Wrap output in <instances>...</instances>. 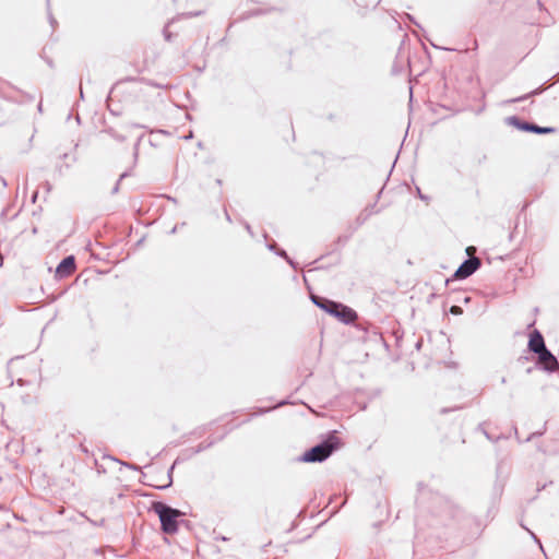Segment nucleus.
Listing matches in <instances>:
<instances>
[{"label": "nucleus", "instance_id": "obj_40", "mask_svg": "<svg viewBox=\"0 0 559 559\" xmlns=\"http://www.w3.org/2000/svg\"><path fill=\"white\" fill-rule=\"evenodd\" d=\"M67 157H68V154H67V153H64V154L62 155V158H63V159H67Z\"/></svg>", "mask_w": 559, "mask_h": 559}, {"label": "nucleus", "instance_id": "obj_32", "mask_svg": "<svg viewBox=\"0 0 559 559\" xmlns=\"http://www.w3.org/2000/svg\"><path fill=\"white\" fill-rule=\"evenodd\" d=\"M37 195H38V192L36 191V192L33 194V197H32V201H33V202H35V201H36Z\"/></svg>", "mask_w": 559, "mask_h": 559}, {"label": "nucleus", "instance_id": "obj_18", "mask_svg": "<svg viewBox=\"0 0 559 559\" xmlns=\"http://www.w3.org/2000/svg\"><path fill=\"white\" fill-rule=\"evenodd\" d=\"M202 13H203L202 11L187 12V13H183L182 16L188 19V17H193V16H199Z\"/></svg>", "mask_w": 559, "mask_h": 559}, {"label": "nucleus", "instance_id": "obj_16", "mask_svg": "<svg viewBox=\"0 0 559 559\" xmlns=\"http://www.w3.org/2000/svg\"><path fill=\"white\" fill-rule=\"evenodd\" d=\"M128 176H129L128 171H124L123 174L120 175L118 181L116 182L115 187L111 190V193H117L119 191L120 181Z\"/></svg>", "mask_w": 559, "mask_h": 559}, {"label": "nucleus", "instance_id": "obj_25", "mask_svg": "<svg viewBox=\"0 0 559 559\" xmlns=\"http://www.w3.org/2000/svg\"><path fill=\"white\" fill-rule=\"evenodd\" d=\"M416 189H417V195L419 199L425 200V201L428 200V197L423 194L418 187Z\"/></svg>", "mask_w": 559, "mask_h": 559}, {"label": "nucleus", "instance_id": "obj_10", "mask_svg": "<svg viewBox=\"0 0 559 559\" xmlns=\"http://www.w3.org/2000/svg\"><path fill=\"white\" fill-rule=\"evenodd\" d=\"M377 207V201L373 203V204H368L359 214L358 216L356 217V226H354L352 228V231H350V235L357 229L359 228L360 226H362L371 215L376 214V213H379L380 210L376 209Z\"/></svg>", "mask_w": 559, "mask_h": 559}, {"label": "nucleus", "instance_id": "obj_8", "mask_svg": "<svg viewBox=\"0 0 559 559\" xmlns=\"http://www.w3.org/2000/svg\"><path fill=\"white\" fill-rule=\"evenodd\" d=\"M527 348L531 353L537 355L543 350H546L547 346L545 344V340L540 331L537 329L533 330L530 333Z\"/></svg>", "mask_w": 559, "mask_h": 559}, {"label": "nucleus", "instance_id": "obj_30", "mask_svg": "<svg viewBox=\"0 0 559 559\" xmlns=\"http://www.w3.org/2000/svg\"><path fill=\"white\" fill-rule=\"evenodd\" d=\"M474 251H475V248H474V247H472V246H469V247H467V248H466V253H467V254H471V253H472V252H474Z\"/></svg>", "mask_w": 559, "mask_h": 559}, {"label": "nucleus", "instance_id": "obj_3", "mask_svg": "<svg viewBox=\"0 0 559 559\" xmlns=\"http://www.w3.org/2000/svg\"><path fill=\"white\" fill-rule=\"evenodd\" d=\"M152 510L159 518L160 530L163 533L173 535L178 532V519L183 515L180 510L175 509L163 501H154L152 503Z\"/></svg>", "mask_w": 559, "mask_h": 559}, {"label": "nucleus", "instance_id": "obj_26", "mask_svg": "<svg viewBox=\"0 0 559 559\" xmlns=\"http://www.w3.org/2000/svg\"><path fill=\"white\" fill-rule=\"evenodd\" d=\"M164 36H165V39L166 40H170L171 39V34L167 31V28H164Z\"/></svg>", "mask_w": 559, "mask_h": 559}, {"label": "nucleus", "instance_id": "obj_45", "mask_svg": "<svg viewBox=\"0 0 559 559\" xmlns=\"http://www.w3.org/2000/svg\"><path fill=\"white\" fill-rule=\"evenodd\" d=\"M145 484L148 485L150 483H145ZM155 484H159V479H156Z\"/></svg>", "mask_w": 559, "mask_h": 559}, {"label": "nucleus", "instance_id": "obj_20", "mask_svg": "<svg viewBox=\"0 0 559 559\" xmlns=\"http://www.w3.org/2000/svg\"><path fill=\"white\" fill-rule=\"evenodd\" d=\"M275 254L284 258L285 260L288 258L287 252L284 249H280V248L275 251Z\"/></svg>", "mask_w": 559, "mask_h": 559}, {"label": "nucleus", "instance_id": "obj_33", "mask_svg": "<svg viewBox=\"0 0 559 559\" xmlns=\"http://www.w3.org/2000/svg\"><path fill=\"white\" fill-rule=\"evenodd\" d=\"M17 384H19V385H24V380H23V379H19V380H17Z\"/></svg>", "mask_w": 559, "mask_h": 559}, {"label": "nucleus", "instance_id": "obj_42", "mask_svg": "<svg viewBox=\"0 0 559 559\" xmlns=\"http://www.w3.org/2000/svg\"><path fill=\"white\" fill-rule=\"evenodd\" d=\"M80 94H81V97H83V91H82V87H80Z\"/></svg>", "mask_w": 559, "mask_h": 559}, {"label": "nucleus", "instance_id": "obj_13", "mask_svg": "<svg viewBox=\"0 0 559 559\" xmlns=\"http://www.w3.org/2000/svg\"><path fill=\"white\" fill-rule=\"evenodd\" d=\"M177 461L178 460H176L174 462V464L167 471L166 483H164V484H148V486H152V487H154L156 489H159V490H165V489L169 488L173 485V473H174L175 466L177 464Z\"/></svg>", "mask_w": 559, "mask_h": 559}, {"label": "nucleus", "instance_id": "obj_17", "mask_svg": "<svg viewBox=\"0 0 559 559\" xmlns=\"http://www.w3.org/2000/svg\"><path fill=\"white\" fill-rule=\"evenodd\" d=\"M450 312L454 316H457V314H461L462 313V308L460 306H452L450 308Z\"/></svg>", "mask_w": 559, "mask_h": 559}, {"label": "nucleus", "instance_id": "obj_14", "mask_svg": "<svg viewBox=\"0 0 559 559\" xmlns=\"http://www.w3.org/2000/svg\"><path fill=\"white\" fill-rule=\"evenodd\" d=\"M216 441L217 440L213 439L210 441L200 442L195 448L192 449V453L193 454L201 453V452L210 449L212 445H214L216 443Z\"/></svg>", "mask_w": 559, "mask_h": 559}, {"label": "nucleus", "instance_id": "obj_24", "mask_svg": "<svg viewBox=\"0 0 559 559\" xmlns=\"http://www.w3.org/2000/svg\"><path fill=\"white\" fill-rule=\"evenodd\" d=\"M245 228H246V230L249 233V235L251 237H254L253 230H252L251 226L248 223H245Z\"/></svg>", "mask_w": 559, "mask_h": 559}, {"label": "nucleus", "instance_id": "obj_6", "mask_svg": "<svg viewBox=\"0 0 559 559\" xmlns=\"http://www.w3.org/2000/svg\"><path fill=\"white\" fill-rule=\"evenodd\" d=\"M536 367L546 372H555L559 370V361L556 356L548 349L537 354Z\"/></svg>", "mask_w": 559, "mask_h": 559}, {"label": "nucleus", "instance_id": "obj_37", "mask_svg": "<svg viewBox=\"0 0 559 559\" xmlns=\"http://www.w3.org/2000/svg\"><path fill=\"white\" fill-rule=\"evenodd\" d=\"M501 383L502 384L507 383V379L504 377L501 378Z\"/></svg>", "mask_w": 559, "mask_h": 559}, {"label": "nucleus", "instance_id": "obj_5", "mask_svg": "<svg viewBox=\"0 0 559 559\" xmlns=\"http://www.w3.org/2000/svg\"><path fill=\"white\" fill-rule=\"evenodd\" d=\"M481 266V260L478 257L465 259L453 274L454 280H465L473 275Z\"/></svg>", "mask_w": 559, "mask_h": 559}, {"label": "nucleus", "instance_id": "obj_28", "mask_svg": "<svg viewBox=\"0 0 559 559\" xmlns=\"http://www.w3.org/2000/svg\"><path fill=\"white\" fill-rule=\"evenodd\" d=\"M459 408H460V407H454V408H442V409H441V414H447V413H449V412H451V411L459 409Z\"/></svg>", "mask_w": 559, "mask_h": 559}, {"label": "nucleus", "instance_id": "obj_36", "mask_svg": "<svg viewBox=\"0 0 559 559\" xmlns=\"http://www.w3.org/2000/svg\"><path fill=\"white\" fill-rule=\"evenodd\" d=\"M177 231V226H175L171 230H170V234H175Z\"/></svg>", "mask_w": 559, "mask_h": 559}, {"label": "nucleus", "instance_id": "obj_2", "mask_svg": "<svg viewBox=\"0 0 559 559\" xmlns=\"http://www.w3.org/2000/svg\"><path fill=\"white\" fill-rule=\"evenodd\" d=\"M310 299L318 308L336 318L344 324H352L358 318L357 312L353 308L342 302L314 294L310 296Z\"/></svg>", "mask_w": 559, "mask_h": 559}, {"label": "nucleus", "instance_id": "obj_9", "mask_svg": "<svg viewBox=\"0 0 559 559\" xmlns=\"http://www.w3.org/2000/svg\"><path fill=\"white\" fill-rule=\"evenodd\" d=\"M440 510L436 512V514L440 518L444 519H455L460 514V509L454 506L451 501L445 498H438Z\"/></svg>", "mask_w": 559, "mask_h": 559}, {"label": "nucleus", "instance_id": "obj_12", "mask_svg": "<svg viewBox=\"0 0 559 559\" xmlns=\"http://www.w3.org/2000/svg\"><path fill=\"white\" fill-rule=\"evenodd\" d=\"M549 86H546V84H543L540 86H538L537 88L531 91L530 93L527 94H524L522 96H519V97H515V98H512V99H509L507 100V103H521V102H524L533 96H537V95H540L543 94Z\"/></svg>", "mask_w": 559, "mask_h": 559}, {"label": "nucleus", "instance_id": "obj_19", "mask_svg": "<svg viewBox=\"0 0 559 559\" xmlns=\"http://www.w3.org/2000/svg\"><path fill=\"white\" fill-rule=\"evenodd\" d=\"M545 430L543 431H535V432H532L526 439L525 441H531L532 439H534L535 437H540L543 433H544Z\"/></svg>", "mask_w": 559, "mask_h": 559}, {"label": "nucleus", "instance_id": "obj_4", "mask_svg": "<svg viewBox=\"0 0 559 559\" xmlns=\"http://www.w3.org/2000/svg\"><path fill=\"white\" fill-rule=\"evenodd\" d=\"M506 122L507 124L512 126L518 130L524 132H531L536 134H549L556 132V129L552 127H540L534 122L522 120L516 116L507 117Z\"/></svg>", "mask_w": 559, "mask_h": 559}, {"label": "nucleus", "instance_id": "obj_31", "mask_svg": "<svg viewBox=\"0 0 559 559\" xmlns=\"http://www.w3.org/2000/svg\"><path fill=\"white\" fill-rule=\"evenodd\" d=\"M225 217H226L227 222L231 223V217L226 210H225Z\"/></svg>", "mask_w": 559, "mask_h": 559}, {"label": "nucleus", "instance_id": "obj_15", "mask_svg": "<svg viewBox=\"0 0 559 559\" xmlns=\"http://www.w3.org/2000/svg\"><path fill=\"white\" fill-rule=\"evenodd\" d=\"M288 403H289V402H288L287 400H283V401L278 402V403H277V405H276V406H274V407L261 408V409L259 411V413H258V414H264V413H267V412H270V411H272V409H274V408H277V407L284 406V405H286V404H288Z\"/></svg>", "mask_w": 559, "mask_h": 559}, {"label": "nucleus", "instance_id": "obj_27", "mask_svg": "<svg viewBox=\"0 0 559 559\" xmlns=\"http://www.w3.org/2000/svg\"><path fill=\"white\" fill-rule=\"evenodd\" d=\"M349 237H350V235L344 236V237H338L337 241L342 242V243H345L348 240Z\"/></svg>", "mask_w": 559, "mask_h": 559}, {"label": "nucleus", "instance_id": "obj_1", "mask_svg": "<svg viewBox=\"0 0 559 559\" xmlns=\"http://www.w3.org/2000/svg\"><path fill=\"white\" fill-rule=\"evenodd\" d=\"M341 444L342 442L336 436V430L329 431L318 444L305 451L299 461L306 463L324 462L341 448Z\"/></svg>", "mask_w": 559, "mask_h": 559}, {"label": "nucleus", "instance_id": "obj_23", "mask_svg": "<svg viewBox=\"0 0 559 559\" xmlns=\"http://www.w3.org/2000/svg\"><path fill=\"white\" fill-rule=\"evenodd\" d=\"M287 263L294 269V270H297V263L292 260L289 257L286 259Z\"/></svg>", "mask_w": 559, "mask_h": 559}, {"label": "nucleus", "instance_id": "obj_29", "mask_svg": "<svg viewBox=\"0 0 559 559\" xmlns=\"http://www.w3.org/2000/svg\"><path fill=\"white\" fill-rule=\"evenodd\" d=\"M0 182H1V186H2L3 188H5V187L8 186L7 180H5L4 178H2V177H0Z\"/></svg>", "mask_w": 559, "mask_h": 559}, {"label": "nucleus", "instance_id": "obj_43", "mask_svg": "<svg viewBox=\"0 0 559 559\" xmlns=\"http://www.w3.org/2000/svg\"><path fill=\"white\" fill-rule=\"evenodd\" d=\"M535 540H537L536 535H534L532 532H530Z\"/></svg>", "mask_w": 559, "mask_h": 559}, {"label": "nucleus", "instance_id": "obj_44", "mask_svg": "<svg viewBox=\"0 0 559 559\" xmlns=\"http://www.w3.org/2000/svg\"><path fill=\"white\" fill-rule=\"evenodd\" d=\"M381 195V191H379V193L377 194V200L380 198Z\"/></svg>", "mask_w": 559, "mask_h": 559}, {"label": "nucleus", "instance_id": "obj_34", "mask_svg": "<svg viewBox=\"0 0 559 559\" xmlns=\"http://www.w3.org/2000/svg\"><path fill=\"white\" fill-rule=\"evenodd\" d=\"M116 139L119 140V141H123L124 138L122 135H116Z\"/></svg>", "mask_w": 559, "mask_h": 559}, {"label": "nucleus", "instance_id": "obj_38", "mask_svg": "<svg viewBox=\"0 0 559 559\" xmlns=\"http://www.w3.org/2000/svg\"><path fill=\"white\" fill-rule=\"evenodd\" d=\"M46 189L49 191L50 190V185L49 182H46Z\"/></svg>", "mask_w": 559, "mask_h": 559}, {"label": "nucleus", "instance_id": "obj_39", "mask_svg": "<svg viewBox=\"0 0 559 559\" xmlns=\"http://www.w3.org/2000/svg\"><path fill=\"white\" fill-rule=\"evenodd\" d=\"M192 138V133L190 134H187L186 139H191Z\"/></svg>", "mask_w": 559, "mask_h": 559}, {"label": "nucleus", "instance_id": "obj_35", "mask_svg": "<svg viewBox=\"0 0 559 559\" xmlns=\"http://www.w3.org/2000/svg\"><path fill=\"white\" fill-rule=\"evenodd\" d=\"M50 23H51V25H52V26H53V25H55V23H56V20H55L52 16H50Z\"/></svg>", "mask_w": 559, "mask_h": 559}, {"label": "nucleus", "instance_id": "obj_22", "mask_svg": "<svg viewBox=\"0 0 559 559\" xmlns=\"http://www.w3.org/2000/svg\"><path fill=\"white\" fill-rule=\"evenodd\" d=\"M269 250L275 252L278 248L275 241H272L271 243H267Z\"/></svg>", "mask_w": 559, "mask_h": 559}, {"label": "nucleus", "instance_id": "obj_11", "mask_svg": "<svg viewBox=\"0 0 559 559\" xmlns=\"http://www.w3.org/2000/svg\"><path fill=\"white\" fill-rule=\"evenodd\" d=\"M409 63L408 55L405 52L403 46L399 48L397 55L395 57V61L392 67V72L397 74L404 70V68Z\"/></svg>", "mask_w": 559, "mask_h": 559}, {"label": "nucleus", "instance_id": "obj_41", "mask_svg": "<svg viewBox=\"0 0 559 559\" xmlns=\"http://www.w3.org/2000/svg\"><path fill=\"white\" fill-rule=\"evenodd\" d=\"M409 93H411V98L413 97V88L411 87L409 88Z\"/></svg>", "mask_w": 559, "mask_h": 559}, {"label": "nucleus", "instance_id": "obj_7", "mask_svg": "<svg viewBox=\"0 0 559 559\" xmlns=\"http://www.w3.org/2000/svg\"><path fill=\"white\" fill-rule=\"evenodd\" d=\"M76 269L75 258L74 255L64 257L56 267V277L64 278L74 273Z\"/></svg>", "mask_w": 559, "mask_h": 559}, {"label": "nucleus", "instance_id": "obj_21", "mask_svg": "<svg viewBox=\"0 0 559 559\" xmlns=\"http://www.w3.org/2000/svg\"><path fill=\"white\" fill-rule=\"evenodd\" d=\"M123 466L130 468V469H134V471H140V466L135 465V464H132V463H121Z\"/></svg>", "mask_w": 559, "mask_h": 559}]
</instances>
